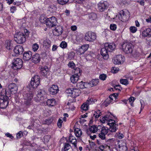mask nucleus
<instances>
[{"label": "nucleus", "mask_w": 151, "mask_h": 151, "mask_svg": "<svg viewBox=\"0 0 151 151\" xmlns=\"http://www.w3.org/2000/svg\"><path fill=\"white\" fill-rule=\"evenodd\" d=\"M40 77L36 75L32 78L30 82V84L32 87L33 88H37L40 83Z\"/></svg>", "instance_id": "nucleus-12"}, {"label": "nucleus", "mask_w": 151, "mask_h": 151, "mask_svg": "<svg viewBox=\"0 0 151 151\" xmlns=\"http://www.w3.org/2000/svg\"><path fill=\"white\" fill-rule=\"evenodd\" d=\"M110 29L112 31H115L117 28V26L116 24H111L110 25Z\"/></svg>", "instance_id": "nucleus-54"}, {"label": "nucleus", "mask_w": 151, "mask_h": 151, "mask_svg": "<svg viewBox=\"0 0 151 151\" xmlns=\"http://www.w3.org/2000/svg\"><path fill=\"white\" fill-rule=\"evenodd\" d=\"M73 88H70L66 90V93L68 94V96H70L72 97Z\"/></svg>", "instance_id": "nucleus-45"}, {"label": "nucleus", "mask_w": 151, "mask_h": 151, "mask_svg": "<svg viewBox=\"0 0 151 151\" xmlns=\"http://www.w3.org/2000/svg\"><path fill=\"white\" fill-rule=\"evenodd\" d=\"M88 17L90 19L93 20L96 19L97 18L96 14L93 13H91L89 14Z\"/></svg>", "instance_id": "nucleus-43"}, {"label": "nucleus", "mask_w": 151, "mask_h": 151, "mask_svg": "<svg viewBox=\"0 0 151 151\" xmlns=\"http://www.w3.org/2000/svg\"><path fill=\"white\" fill-rule=\"evenodd\" d=\"M63 28L60 26H56L53 31L54 34L56 36L61 35L63 32Z\"/></svg>", "instance_id": "nucleus-24"}, {"label": "nucleus", "mask_w": 151, "mask_h": 151, "mask_svg": "<svg viewBox=\"0 0 151 151\" xmlns=\"http://www.w3.org/2000/svg\"><path fill=\"white\" fill-rule=\"evenodd\" d=\"M14 51L17 55L21 54L24 51V48L22 46L18 45L14 47Z\"/></svg>", "instance_id": "nucleus-19"}, {"label": "nucleus", "mask_w": 151, "mask_h": 151, "mask_svg": "<svg viewBox=\"0 0 151 151\" xmlns=\"http://www.w3.org/2000/svg\"><path fill=\"white\" fill-rule=\"evenodd\" d=\"M23 96L24 100V102L26 106L29 107L32 105V101L33 98V96L32 93L29 92L27 94L24 93Z\"/></svg>", "instance_id": "nucleus-4"}, {"label": "nucleus", "mask_w": 151, "mask_h": 151, "mask_svg": "<svg viewBox=\"0 0 151 151\" xmlns=\"http://www.w3.org/2000/svg\"><path fill=\"white\" fill-rule=\"evenodd\" d=\"M40 55L38 53H36L32 56L31 61L35 63H38L40 61Z\"/></svg>", "instance_id": "nucleus-21"}, {"label": "nucleus", "mask_w": 151, "mask_h": 151, "mask_svg": "<svg viewBox=\"0 0 151 151\" xmlns=\"http://www.w3.org/2000/svg\"><path fill=\"white\" fill-rule=\"evenodd\" d=\"M39 47V45L36 43H35L32 45V50L34 52H36Z\"/></svg>", "instance_id": "nucleus-47"}, {"label": "nucleus", "mask_w": 151, "mask_h": 151, "mask_svg": "<svg viewBox=\"0 0 151 151\" xmlns=\"http://www.w3.org/2000/svg\"><path fill=\"white\" fill-rule=\"evenodd\" d=\"M118 17L119 19L123 22H125L127 20L126 18V15L125 14L124 11L121 10L119 14L116 16V17Z\"/></svg>", "instance_id": "nucleus-26"}, {"label": "nucleus", "mask_w": 151, "mask_h": 151, "mask_svg": "<svg viewBox=\"0 0 151 151\" xmlns=\"http://www.w3.org/2000/svg\"><path fill=\"white\" fill-rule=\"evenodd\" d=\"M96 38V34L93 32L88 31L86 32L84 37L85 40L89 42H93Z\"/></svg>", "instance_id": "nucleus-6"}, {"label": "nucleus", "mask_w": 151, "mask_h": 151, "mask_svg": "<svg viewBox=\"0 0 151 151\" xmlns=\"http://www.w3.org/2000/svg\"><path fill=\"white\" fill-rule=\"evenodd\" d=\"M104 47L106 50L110 52L113 51L116 47L115 45L113 44L107 43L104 44Z\"/></svg>", "instance_id": "nucleus-23"}, {"label": "nucleus", "mask_w": 151, "mask_h": 151, "mask_svg": "<svg viewBox=\"0 0 151 151\" xmlns=\"http://www.w3.org/2000/svg\"><path fill=\"white\" fill-rule=\"evenodd\" d=\"M8 97L7 95L5 94H1L0 95V108L1 109H5L7 106L9 102Z\"/></svg>", "instance_id": "nucleus-5"}, {"label": "nucleus", "mask_w": 151, "mask_h": 151, "mask_svg": "<svg viewBox=\"0 0 151 151\" xmlns=\"http://www.w3.org/2000/svg\"><path fill=\"white\" fill-rule=\"evenodd\" d=\"M146 40L147 44L148 45L151 46V37L147 38Z\"/></svg>", "instance_id": "nucleus-63"}, {"label": "nucleus", "mask_w": 151, "mask_h": 151, "mask_svg": "<svg viewBox=\"0 0 151 151\" xmlns=\"http://www.w3.org/2000/svg\"><path fill=\"white\" fill-rule=\"evenodd\" d=\"M99 83V79H93L88 83V87H92L97 85Z\"/></svg>", "instance_id": "nucleus-31"}, {"label": "nucleus", "mask_w": 151, "mask_h": 151, "mask_svg": "<svg viewBox=\"0 0 151 151\" xmlns=\"http://www.w3.org/2000/svg\"><path fill=\"white\" fill-rule=\"evenodd\" d=\"M32 52L30 51L25 52L23 55V59L24 60H29L32 58Z\"/></svg>", "instance_id": "nucleus-25"}, {"label": "nucleus", "mask_w": 151, "mask_h": 151, "mask_svg": "<svg viewBox=\"0 0 151 151\" xmlns=\"http://www.w3.org/2000/svg\"><path fill=\"white\" fill-rule=\"evenodd\" d=\"M108 124L110 126L109 130L110 131L115 132L117 130L118 125L116 124V122L114 119L110 120L108 123Z\"/></svg>", "instance_id": "nucleus-13"}, {"label": "nucleus", "mask_w": 151, "mask_h": 151, "mask_svg": "<svg viewBox=\"0 0 151 151\" xmlns=\"http://www.w3.org/2000/svg\"><path fill=\"white\" fill-rule=\"evenodd\" d=\"M23 136L22 132L20 131L18 132L16 135V137L17 138H20Z\"/></svg>", "instance_id": "nucleus-61"}, {"label": "nucleus", "mask_w": 151, "mask_h": 151, "mask_svg": "<svg viewBox=\"0 0 151 151\" xmlns=\"http://www.w3.org/2000/svg\"><path fill=\"white\" fill-rule=\"evenodd\" d=\"M40 73L42 76L47 77L49 75V69L47 66H41L40 67Z\"/></svg>", "instance_id": "nucleus-18"}, {"label": "nucleus", "mask_w": 151, "mask_h": 151, "mask_svg": "<svg viewBox=\"0 0 151 151\" xmlns=\"http://www.w3.org/2000/svg\"><path fill=\"white\" fill-rule=\"evenodd\" d=\"M94 103L93 99L91 98H89L87 100L86 103L88 105L92 104Z\"/></svg>", "instance_id": "nucleus-56"}, {"label": "nucleus", "mask_w": 151, "mask_h": 151, "mask_svg": "<svg viewBox=\"0 0 151 151\" xmlns=\"http://www.w3.org/2000/svg\"><path fill=\"white\" fill-rule=\"evenodd\" d=\"M116 119L115 117L110 112H109L107 114L104 116L100 117V121L102 123H107L110 120H113Z\"/></svg>", "instance_id": "nucleus-8"}, {"label": "nucleus", "mask_w": 151, "mask_h": 151, "mask_svg": "<svg viewBox=\"0 0 151 151\" xmlns=\"http://www.w3.org/2000/svg\"><path fill=\"white\" fill-rule=\"evenodd\" d=\"M13 43L12 41L10 40H6L5 41L4 44L5 47L8 50H10L13 47Z\"/></svg>", "instance_id": "nucleus-29"}, {"label": "nucleus", "mask_w": 151, "mask_h": 151, "mask_svg": "<svg viewBox=\"0 0 151 151\" xmlns=\"http://www.w3.org/2000/svg\"><path fill=\"white\" fill-rule=\"evenodd\" d=\"M26 21L24 19L19 20L18 21V23L20 25V27H24Z\"/></svg>", "instance_id": "nucleus-41"}, {"label": "nucleus", "mask_w": 151, "mask_h": 151, "mask_svg": "<svg viewBox=\"0 0 151 151\" xmlns=\"http://www.w3.org/2000/svg\"><path fill=\"white\" fill-rule=\"evenodd\" d=\"M51 42L49 39H46L44 40L43 42V45L47 47H48L50 46Z\"/></svg>", "instance_id": "nucleus-38"}, {"label": "nucleus", "mask_w": 151, "mask_h": 151, "mask_svg": "<svg viewBox=\"0 0 151 151\" xmlns=\"http://www.w3.org/2000/svg\"><path fill=\"white\" fill-rule=\"evenodd\" d=\"M73 98H75L78 96L81 93V91L78 88H73Z\"/></svg>", "instance_id": "nucleus-33"}, {"label": "nucleus", "mask_w": 151, "mask_h": 151, "mask_svg": "<svg viewBox=\"0 0 151 151\" xmlns=\"http://www.w3.org/2000/svg\"><path fill=\"white\" fill-rule=\"evenodd\" d=\"M46 93L43 89H39L36 94L37 96L35 97L34 99L37 102H40V101L43 99Z\"/></svg>", "instance_id": "nucleus-10"}, {"label": "nucleus", "mask_w": 151, "mask_h": 151, "mask_svg": "<svg viewBox=\"0 0 151 151\" xmlns=\"http://www.w3.org/2000/svg\"><path fill=\"white\" fill-rule=\"evenodd\" d=\"M117 150V151H127V148L126 143L123 142L121 144H119Z\"/></svg>", "instance_id": "nucleus-28"}, {"label": "nucleus", "mask_w": 151, "mask_h": 151, "mask_svg": "<svg viewBox=\"0 0 151 151\" xmlns=\"http://www.w3.org/2000/svg\"><path fill=\"white\" fill-rule=\"evenodd\" d=\"M135 100L134 98L133 97H131L129 99V102L132 106H133V103Z\"/></svg>", "instance_id": "nucleus-60"}, {"label": "nucleus", "mask_w": 151, "mask_h": 151, "mask_svg": "<svg viewBox=\"0 0 151 151\" xmlns=\"http://www.w3.org/2000/svg\"><path fill=\"white\" fill-rule=\"evenodd\" d=\"M71 147L70 145L68 143H65L64 147L62 149V151H67Z\"/></svg>", "instance_id": "nucleus-42"}, {"label": "nucleus", "mask_w": 151, "mask_h": 151, "mask_svg": "<svg viewBox=\"0 0 151 151\" xmlns=\"http://www.w3.org/2000/svg\"><path fill=\"white\" fill-rule=\"evenodd\" d=\"M14 38L17 43L19 44L24 43L26 40L24 34L21 32L16 33L14 35Z\"/></svg>", "instance_id": "nucleus-3"}, {"label": "nucleus", "mask_w": 151, "mask_h": 151, "mask_svg": "<svg viewBox=\"0 0 151 151\" xmlns=\"http://www.w3.org/2000/svg\"><path fill=\"white\" fill-rule=\"evenodd\" d=\"M75 53L73 52H70L68 53V58L69 60H72L74 58Z\"/></svg>", "instance_id": "nucleus-39"}, {"label": "nucleus", "mask_w": 151, "mask_h": 151, "mask_svg": "<svg viewBox=\"0 0 151 151\" xmlns=\"http://www.w3.org/2000/svg\"><path fill=\"white\" fill-rule=\"evenodd\" d=\"M125 60L124 56L121 55H117L112 59L113 63L115 65H119L123 63Z\"/></svg>", "instance_id": "nucleus-11"}, {"label": "nucleus", "mask_w": 151, "mask_h": 151, "mask_svg": "<svg viewBox=\"0 0 151 151\" xmlns=\"http://www.w3.org/2000/svg\"><path fill=\"white\" fill-rule=\"evenodd\" d=\"M69 140L70 142L75 147H77V140L75 137L70 135L69 137Z\"/></svg>", "instance_id": "nucleus-34"}, {"label": "nucleus", "mask_w": 151, "mask_h": 151, "mask_svg": "<svg viewBox=\"0 0 151 151\" xmlns=\"http://www.w3.org/2000/svg\"><path fill=\"white\" fill-rule=\"evenodd\" d=\"M88 83H84L82 81L77 83L76 86L78 89H83L85 88H88Z\"/></svg>", "instance_id": "nucleus-27"}, {"label": "nucleus", "mask_w": 151, "mask_h": 151, "mask_svg": "<svg viewBox=\"0 0 151 151\" xmlns=\"http://www.w3.org/2000/svg\"><path fill=\"white\" fill-rule=\"evenodd\" d=\"M63 121L62 120V118H60L58 121L57 124L58 127L59 128H60L62 126V124L63 123Z\"/></svg>", "instance_id": "nucleus-58"}, {"label": "nucleus", "mask_w": 151, "mask_h": 151, "mask_svg": "<svg viewBox=\"0 0 151 151\" xmlns=\"http://www.w3.org/2000/svg\"><path fill=\"white\" fill-rule=\"evenodd\" d=\"M47 18L45 15H42L40 16L39 20L41 23H46L47 24Z\"/></svg>", "instance_id": "nucleus-35"}, {"label": "nucleus", "mask_w": 151, "mask_h": 151, "mask_svg": "<svg viewBox=\"0 0 151 151\" xmlns=\"http://www.w3.org/2000/svg\"><path fill=\"white\" fill-rule=\"evenodd\" d=\"M101 127V132L105 134H106L108 132V129L107 128H106L105 127H103L102 125Z\"/></svg>", "instance_id": "nucleus-46"}, {"label": "nucleus", "mask_w": 151, "mask_h": 151, "mask_svg": "<svg viewBox=\"0 0 151 151\" xmlns=\"http://www.w3.org/2000/svg\"><path fill=\"white\" fill-rule=\"evenodd\" d=\"M88 109V105L86 103H83L81 106V109L82 112L87 111Z\"/></svg>", "instance_id": "nucleus-37"}, {"label": "nucleus", "mask_w": 151, "mask_h": 151, "mask_svg": "<svg viewBox=\"0 0 151 151\" xmlns=\"http://www.w3.org/2000/svg\"><path fill=\"white\" fill-rule=\"evenodd\" d=\"M47 22V25L49 27H52L55 25L57 23V19L54 17L48 18Z\"/></svg>", "instance_id": "nucleus-14"}, {"label": "nucleus", "mask_w": 151, "mask_h": 151, "mask_svg": "<svg viewBox=\"0 0 151 151\" xmlns=\"http://www.w3.org/2000/svg\"><path fill=\"white\" fill-rule=\"evenodd\" d=\"M89 47V45H83L77 49L76 52L78 54L81 55L84 54L87 50Z\"/></svg>", "instance_id": "nucleus-15"}, {"label": "nucleus", "mask_w": 151, "mask_h": 151, "mask_svg": "<svg viewBox=\"0 0 151 151\" xmlns=\"http://www.w3.org/2000/svg\"><path fill=\"white\" fill-rule=\"evenodd\" d=\"M140 37L142 38L148 37L145 30L140 33Z\"/></svg>", "instance_id": "nucleus-50"}, {"label": "nucleus", "mask_w": 151, "mask_h": 151, "mask_svg": "<svg viewBox=\"0 0 151 151\" xmlns=\"http://www.w3.org/2000/svg\"><path fill=\"white\" fill-rule=\"evenodd\" d=\"M109 52L104 47L102 48L101 50V54L104 59L107 60L109 58L108 52Z\"/></svg>", "instance_id": "nucleus-22"}, {"label": "nucleus", "mask_w": 151, "mask_h": 151, "mask_svg": "<svg viewBox=\"0 0 151 151\" xmlns=\"http://www.w3.org/2000/svg\"><path fill=\"white\" fill-rule=\"evenodd\" d=\"M105 135L106 134L101 132L99 134V137L101 139H104L105 138Z\"/></svg>", "instance_id": "nucleus-62"}, {"label": "nucleus", "mask_w": 151, "mask_h": 151, "mask_svg": "<svg viewBox=\"0 0 151 151\" xmlns=\"http://www.w3.org/2000/svg\"><path fill=\"white\" fill-rule=\"evenodd\" d=\"M130 32L132 33H135L137 31V27L134 26H131L129 28Z\"/></svg>", "instance_id": "nucleus-40"}, {"label": "nucleus", "mask_w": 151, "mask_h": 151, "mask_svg": "<svg viewBox=\"0 0 151 151\" xmlns=\"http://www.w3.org/2000/svg\"><path fill=\"white\" fill-rule=\"evenodd\" d=\"M68 66L69 67L74 68L75 67V65L73 62L71 61L68 63Z\"/></svg>", "instance_id": "nucleus-57"}, {"label": "nucleus", "mask_w": 151, "mask_h": 151, "mask_svg": "<svg viewBox=\"0 0 151 151\" xmlns=\"http://www.w3.org/2000/svg\"><path fill=\"white\" fill-rule=\"evenodd\" d=\"M118 96V93H113L110 95L109 98L106 101V103L108 104H112L113 101H115Z\"/></svg>", "instance_id": "nucleus-20"}, {"label": "nucleus", "mask_w": 151, "mask_h": 151, "mask_svg": "<svg viewBox=\"0 0 151 151\" xmlns=\"http://www.w3.org/2000/svg\"><path fill=\"white\" fill-rule=\"evenodd\" d=\"M108 6V4L106 1H101L98 4V8L100 11H103Z\"/></svg>", "instance_id": "nucleus-17"}, {"label": "nucleus", "mask_w": 151, "mask_h": 151, "mask_svg": "<svg viewBox=\"0 0 151 151\" xmlns=\"http://www.w3.org/2000/svg\"><path fill=\"white\" fill-rule=\"evenodd\" d=\"M69 1V0H57L58 3L61 5L66 4Z\"/></svg>", "instance_id": "nucleus-44"}, {"label": "nucleus", "mask_w": 151, "mask_h": 151, "mask_svg": "<svg viewBox=\"0 0 151 151\" xmlns=\"http://www.w3.org/2000/svg\"><path fill=\"white\" fill-rule=\"evenodd\" d=\"M120 81L122 84L125 85H126L128 84V81L127 79H121Z\"/></svg>", "instance_id": "nucleus-52"}, {"label": "nucleus", "mask_w": 151, "mask_h": 151, "mask_svg": "<svg viewBox=\"0 0 151 151\" xmlns=\"http://www.w3.org/2000/svg\"><path fill=\"white\" fill-rule=\"evenodd\" d=\"M17 88L16 85L14 83H11L8 85L4 90L5 94L7 95L11 93H15L17 92Z\"/></svg>", "instance_id": "nucleus-7"}, {"label": "nucleus", "mask_w": 151, "mask_h": 151, "mask_svg": "<svg viewBox=\"0 0 151 151\" xmlns=\"http://www.w3.org/2000/svg\"><path fill=\"white\" fill-rule=\"evenodd\" d=\"M56 9V7L54 5L50 6L48 9V10L50 12H54Z\"/></svg>", "instance_id": "nucleus-49"}, {"label": "nucleus", "mask_w": 151, "mask_h": 151, "mask_svg": "<svg viewBox=\"0 0 151 151\" xmlns=\"http://www.w3.org/2000/svg\"><path fill=\"white\" fill-rule=\"evenodd\" d=\"M122 50L126 53L127 54H132L134 56V47L133 45L129 42L124 43L122 46Z\"/></svg>", "instance_id": "nucleus-1"}, {"label": "nucleus", "mask_w": 151, "mask_h": 151, "mask_svg": "<svg viewBox=\"0 0 151 151\" xmlns=\"http://www.w3.org/2000/svg\"><path fill=\"white\" fill-rule=\"evenodd\" d=\"M74 133L75 135L77 137H80L82 134L81 130L78 128H76L75 129Z\"/></svg>", "instance_id": "nucleus-36"}, {"label": "nucleus", "mask_w": 151, "mask_h": 151, "mask_svg": "<svg viewBox=\"0 0 151 151\" xmlns=\"http://www.w3.org/2000/svg\"><path fill=\"white\" fill-rule=\"evenodd\" d=\"M81 72V70L79 68H76L75 69L74 74L73 75L70 77V80L71 83H75L77 82Z\"/></svg>", "instance_id": "nucleus-2"}, {"label": "nucleus", "mask_w": 151, "mask_h": 151, "mask_svg": "<svg viewBox=\"0 0 151 151\" xmlns=\"http://www.w3.org/2000/svg\"><path fill=\"white\" fill-rule=\"evenodd\" d=\"M60 46L61 48L65 49L67 47V44L65 42L63 41L60 43Z\"/></svg>", "instance_id": "nucleus-51"}, {"label": "nucleus", "mask_w": 151, "mask_h": 151, "mask_svg": "<svg viewBox=\"0 0 151 151\" xmlns=\"http://www.w3.org/2000/svg\"><path fill=\"white\" fill-rule=\"evenodd\" d=\"M119 69L118 68L113 67L112 68L111 71L113 73H116L119 71Z\"/></svg>", "instance_id": "nucleus-55"}, {"label": "nucleus", "mask_w": 151, "mask_h": 151, "mask_svg": "<svg viewBox=\"0 0 151 151\" xmlns=\"http://www.w3.org/2000/svg\"><path fill=\"white\" fill-rule=\"evenodd\" d=\"M12 67L14 70L19 69L22 66L23 62L22 60L19 58H15L12 61Z\"/></svg>", "instance_id": "nucleus-9"}, {"label": "nucleus", "mask_w": 151, "mask_h": 151, "mask_svg": "<svg viewBox=\"0 0 151 151\" xmlns=\"http://www.w3.org/2000/svg\"><path fill=\"white\" fill-rule=\"evenodd\" d=\"M101 127V125H99L97 127L96 126H93L90 128V131L92 133H95L97 131L100 130Z\"/></svg>", "instance_id": "nucleus-32"}, {"label": "nucleus", "mask_w": 151, "mask_h": 151, "mask_svg": "<svg viewBox=\"0 0 151 151\" xmlns=\"http://www.w3.org/2000/svg\"><path fill=\"white\" fill-rule=\"evenodd\" d=\"M47 105L51 107L55 106L56 104V101L54 99H48L46 102Z\"/></svg>", "instance_id": "nucleus-30"}, {"label": "nucleus", "mask_w": 151, "mask_h": 151, "mask_svg": "<svg viewBox=\"0 0 151 151\" xmlns=\"http://www.w3.org/2000/svg\"><path fill=\"white\" fill-rule=\"evenodd\" d=\"M16 10V8L15 6H12L10 9L11 12L12 13H14Z\"/></svg>", "instance_id": "nucleus-64"}, {"label": "nucleus", "mask_w": 151, "mask_h": 151, "mask_svg": "<svg viewBox=\"0 0 151 151\" xmlns=\"http://www.w3.org/2000/svg\"><path fill=\"white\" fill-rule=\"evenodd\" d=\"M145 32H147V35L148 37L151 36V29L147 28L145 29Z\"/></svg>", "instance_id": "nucleus-59"}, {"label": "nucleus", "mask_w": 151, "mask_h": 151, "mask_svg": "<svg viewBox=\"0 0 151 151\" xmlns=\"http://www.w3.org/2000/svg\"><path fill=\"white\" fill-rule=\"evenodd\" d=\"M48 90L50 94L54 95L56 94L58 92L59 90L57 85H52L49 87Z\"/></svg>", "instance_id": "nucleus-16"}, {"label": "nucleus", "mask_w": 151, "mask_h": 151, "mask_svg": "<svg viewBox=\"0 0 151 151\" xmlns=\"http://www.w3.org/2000/svg\"><path fill=\"white\" fill-rule=\"evenodd\" d=\"M101 115L100 110H98L95 111L93 114L94 116L96 118H98Z\"/></svg>", "instance_id": "nucleus-48"}, {"label": "nucleus", "mask_w": 151, "mask_h": 151, "mask_svg": "<svg viewBox=\"0 0 151 151\" xmlns=\"http://www.w3.org/2000/svg\"><path fill=\"white\" fill-rule=\"evenodd\" d=\"M107 77V75L106 74H102L100 75L99 78L101 80L104 81L106 80Z\"/></svg>", "instance_id": "nucleus-53"}]
</instances>
